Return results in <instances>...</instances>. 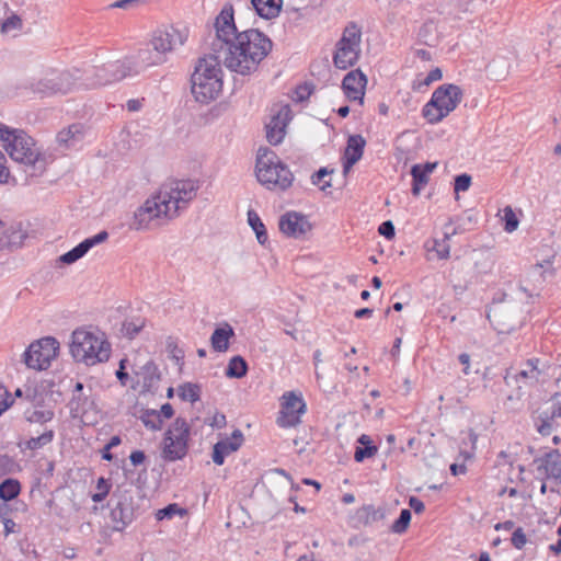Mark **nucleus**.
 Listing matches in <instances>:
<instances>
[{"mask_svg":"<svg viewBox=\"0 0 561 561\" xmlns=\"http://www.w3.org/2000/svg\"><path fill=\"white\" fill-rule=\"evenodd\" d=\"M198 188V183L193 180H176L162 185L134 211L130 229L149 231L167 225L196 197Z\"/></svg>","mask_w":561,"mask_h":561,"instance_id":"nucleus-1","label":"nucleus"},{"mask_svg":"<svg viewBox=\"0 0 561 561\" xmlns=\"http://www.w3.org/2000/svg\"><path fill=\"white\" fill-rule=\"evenodd\" d=\"M259 43L251 37H214L211 53L219 64L240 75L254 71L259 62L272 48L271 37H257Z\"/></svg>","mask_w":561,"mask_h":561,"instance_id":"nucleus-2","label":"nucleus"},{"mask_svg":"<svg viewBox=\"0 0 561 561\" xmlns=\"http://www.w3.org/2000/svg\"><path fill=\"white\" fill-rule=\"evenodd\" d=\"M191 83L197 102L208 103L219 95L222 90V70L215 54L210 53L198 59Z\"/></svg>","mask_w":561,"mask_h":561,"instance_id":"nucleus-3","label":"nucleus"},{"mask_svg":"<svg viewBox=\"0 0 561 561\" xmlns=\"http://www.w3.org/2000/svg\"><path fill=\"white\" fill-rule=\"evenodd\" d=\"M70 353L76 362L94 366L108 360L111 344L103 333L99 334L79 328L71 334Z\"/></svg>","mask_w":561,"mask_h":561,"instance_id":"nucleus-4","label":"nucleus"},{"mask_svg":"<svg viewBox=\"0 0 561 561\" xmlns=\"http://www.w3.org/2000/svg\"><path fill=\"white\" fill-rule=\"evenodd\" d=\"M255 169L257 181L267 188L277 187L285 191L293 184L294 175L291 171L268 148L259 149Z\"/></svg>","mask_w":561,"mask_h":561,"instance_id":"nucleus-5","label":"nucleus"},{"mask_svg":"<svg viewBox=\"0 0 561 561\" xmlns=\"http://www.w3.org/2000/svg\"><path fill=\"white\" fill-rule=\"evenodd\" d=\"M5 150L12 160L23 164L28 176H39L46 170V158L35 146L34 139L24 130L19 129Z\"/></svg>","mask_w":561,"mask_h":561,"instance_id":"nucleus-6","label":"nucleus"},{"mask_svg":"<svg viewBox=\"0 0 561 561\" xmlns=\"http://www.w3.org/2000/svg\"><path fill=\"white\" fill-rule=\"evenodd\" d=\"M185 37H151L145 48L139 49L136 57L125 59L137 69V75L148 67L163 64L167 54L178 46L184 45Z\"/></svg>","mask_w":561,"mask_h":561,"instance_id":"nucleus-7","label":"nucleus"},{"mask_svg":"<svg viewBox=\"0 0 561 561\" xmlns=\"http://www.w3.org/2000/svg\"><path fill=\"white\" fill-rule=\"evenodd\" d=\"M556 368L546 359L530 358L518 371L514 373L513 369H507L504 381L507 386H515L518 390H523L546 382L554 375Z\"/></svg>","mask_w":561,"mask_h":561,"instance_id":"nucleus-8","label":"nucleus"},{"mask_svg":"<svg viewBox=\"0 0 561 561\" xmlns=\"http://www.w3.org/2000/svg\"><path fill=\"white\" fill-rule=\"evenodd\" d=\"M461 99L462 90L458 85L443 84L433 92L422 114L430 124H437L457 107Z\"/></svg>","mask_w":561,"mask_h":561,"instance_id":"nucleus-9","label":"nucleus"},{"mask_svg":"<svg viewBox=\"0 0 561 561\" xmlns=\"http://www.w3.org/2000/svg\"><path fill=\"white\" fill-rule=\"evenodd\" d=\"M84 84L88 89H94L128 77L137 76V69L126 60L108 61L102 66H92L83 70Z\"/></svg>","mask_w":561,"mask_h":561,"instance_id":"nucleus-10","label":"nucleus"},{"mask_svg":"<svg viewBox=\"0 0 561 561\" xmlns=\"http://www.w3.org/2000/svg\"><path fill=\"white\" fill-rule=\"evenodd\" d=\"M191 426L183 417H176L171 427L164 434V447L162 457L167 461L183 459L188 449Z\"/></svg>","mask_w":561,"mask_h":561,"instance_id":"nucleus-11","label":"nucleus"},{"mask_svg":"<svg viewBox=\"0 0 561 561\" xmlns=\"http://www.w3.org/2000/svg\"><path fill=\"white\" fill-rule=\"evenodd\" d=\"M59 342L53 336L34 341L23 353V363L27 368L44 370L58 355Z\"/></svg>","mask_w":561,"mask_h":561,"instance_id":"nucleus-12","label":"nucleus"},{"mask_svg":"<svg viewBox=\"0 0 561 561\" xmlns=\"http://www.w3.org/2000/svg\"><path fill=\"white\" fill-rule=\"evenodd\" d=\"M486 318L500 334H510L522 324L519 308L513 302H493Z\"/></svg>","mask_w":561,"mask_h":561,"instance_id":"nucleus-13","label":"nucleus"},{"mask_svg":"<svg viewBox=\"0 0 561 561\" xmlns=\"http://www.w3.org/2000/svg\"><path fill=\"white\" fill-rule=\"evenodd\" d=\"M291 119V110L288 104L274 105L271 108V119L265 125L266 139L273 145H279L285 135L286 127Z\"/></svg>","mask_w":561,"mask_h":561,"instance_id":"nucleus-14","label":"nucleus"},{"mask_svg":"<svg viewBox=\"0 0 561 561\" xmlns=\"http://www.w3.org/2000/svg\"><path fill=\"white\" fill-rule=\"evenodd\" d=\"M280 405V415L277 417L280 427H294L301 422L300 416L306 412V403L301 396L294 391L285 392Z\"/></svg>","mask_w":561,"mask_h":561,"instance_id":"nucleus-15","label":"nucleus"},{"mask_svg":"<svg viewBox=\"0 0 561 561\" xmlns=\"http://www.w3.org/2000/svg\"><path fill=\"white\" fill-rule=\"evenodd\" d=\"M108 505L111 507L110 517L114 530L122 531L134 520L135 510L130 496L116 495L114 493Z\"/></svg>","mask_w":561,"mask_h":561,"instance_id":"nucleus-16","label":"nucleus"},{"mask_svg":"<svg viewBox=\"0 0 561 561\" xmlns=\"http://www.w3.org/2000/svg\"><path fill=\"white\" fill-rule=\"evenodd\" d=\"M362 37H341L335 45L333 62L339 69H347L354 66L360 55Z\"/></svg>","mask_w":561,"mask_h":561,"instance_id":"nucleus-17","label":"nucleus"},{"mask_svg":"<svg viewBox=\"0 0 561 561\" xmlns=\"http://www.w3.org/2000/svg\"><path fill=\"white\" fill-rule=\"evenodd\" d=\"M539 468H543L546 480L541 484V493L549 489L552 492H559L561 488V455L558 450L548 453L542 458Z\"/></svg>","mask_w":561,"mask_h":561,"instance_id":"nucleus-18","label":"nucleus"},{"mask_svg":"<svg viewBox=\"0 0 561 561\" xmlns=\"http://www.w3.org/2000/svg\"><path fill=\"white\" fill-rule=\"evenodd\" d=\"M70 411L73 416H85L95 411L96 404L93 398V389L81 381H77L69 402Z\"/></svg>","mask_w":561,"mask_h":561,"instance_id":"nucleus-19","label":"nucleus"},{"mask_svg":"<svg viewBox=\"0 0 561 561\" xmlns=\"http://www.w3.org/2000/svg\"><path fill=\"white\" fill-rule=\"evenodd\" d=\"M279 230L287 237L298 239L311 230L308 218L297 211H287L279 218Z\"/></svg>","mask_w":561,"mask_h":561,"instance_id":"nucleus-20","label":"nucleus"},{"mask_svg":"<svg viewBox=\"0 0 561 561\" xmlns=\"http://www.w3.org/2000/svg\"><path fill=\"white\" fill-rule=\"evenodd\" d=\"M214 27L216 35H264L255 28L239 32L234 24L233 8L229 3L225 4L220 13L216 16Z\"/></svg>","mask_w":561,"mask_h":561,"instance_id":"nucleus-21","label":"nucleus"},{"mask_svg":"<svg viewBox=\"0 0 561 561\" xmlns=\"http://www.w3.org/2000/svg\"><path fill=\"white\" fill-rule=\"evenodd\" d=\"M367 84V78L360 70L350 71L342 81V88L345 95L351 101H359L364 103L365 87Z\"/></svg>","mask_w":561,"mask_h":561,"instance_id":"nucleus-22","label":"nucleus"},{"mask_svg":"<svg viewBox=\"0 0 561 561\" xmlns=\"http://www.w3.org/2000/svg\"><path fill=\"white\" fill-rule=\"evenodd\" d=\"M54 92L66 94L68 92L81 89H88L84 84V72L76 69L75 71H65L53 77Z\"/></svg>","mask_w":561,"mask_h":561,"instance_id":"nucleus-23","label":"nucleus"},{"mask_svg":"<svg viewBox=\"0 0 561 561\" xmlns=\"http://www.w3.org/2000/svg\"><path fill=\"white\" fill-rule=\"evenodd\" d=\"M244 436L240 430H234L230 438L217 442L213 447V461L221 466L228 455L237 451L243 444Z\"/></svg>","mask_w":561,"mask_h":561,"instance_id":"nucleus-24","label":"nucleus"},{"mask_svg":"<svg viewBox=\"0 0 561 561\" xmlns=\"http://www.w3.org/2000/svg\"><path fill=\"white\" fill-rule=\"evenodd\" d=\"M107 238L108 233L105 230L100 231L95 236L84 239L70 251L64 253L59 257V261L64 264H72L77 262L79 259H81L83 255H85L90 249H92L96 244L104 242L105 240H107Z\"/></svg>","mask_w":561,"mask_h":561,"instance_id":"nucleus-25","label":"nucleus"},{"mask_svg":"<svg viewBox=\"0 0 561 561\" xmlns=\"http://www.w3.org/2000/svg\"><path fill=\"white\" fill-rule=\"evenodd\" d=\"M366 140L362 135H351L343 158V172L347 173L351 168L363 157Z\"/></svg>","mask_w":561,"mask_h":561,"instance_id":"nucleus-26","label":"nucleus"},{"mask_svg":"<svg viewBox=\"0 0 561 561\" xmlns=\"http://www.w3.org/2000/svg\"><path fill=\"white\" fill-rule=\"evenodd\" d=\"M451 225H453L451 220L445 225V231H444L443 239L442 240L435 239L433 241L434 244L431 248V250L436 252L438 259H440V260H446L449 257V252H450V245L448 243L449 239L453 236L465 231L463 225H458L456 227H451Z\"/></svg>","mask_w":561,"mask_h":561,"instance_id":"nucleus-27","label":"nucleus"},{"mask_svg":"<svg viewBox=\"0 0 561 561\" xmlns=\"http://www.w3.org/2000/svg\"><path fill=\"white\" fill-rule=\"evenodd\" d=\"M560 416L561 405L553 403L551 411L546 410L539 414L536 421L537 431L543 436L550 435L554 425H557L556 419Z\"/></svg>","mask_w":561,"mask_h":561,"instance_id":"nucleus-28","label":"nucleus"},{"mask_svg":"<svg viewBox=\"0 0 561 561\" xmlns=\"http://www.w3.org/2000/svg\"><path fill=\"white\" fill-rule=\"evenodd\" d=\"M234 336L232 327L225 322L216 328L210 336V344L216 352H226L229 348V340Z\"/></svg>","mask_w":561,"mask_h":561,"instance_id":"nucleus-29","label":"nucleus"},{"mask_svg":"<svg viewBox=\"0 0 561 561\" xmlns=\"http://www.w3.org/2000/svg\"><path fill=\"white\" fill-rule=\"evenodd\" d=\"M386 516L385 508L375 507L371 504L363 505L356 511L355 518L364 526H370L382 520Z\"/></svg>","mask_w":561,"mask_h":561,"instance_id":"nucleus-30","label":"nucleus"},{"mask_svg":"<svg viewBox=\"0 0 561 561\" xmlns=\"http://www.w3.org/2000/svg\"><path fill=\"white\" fill-rule=\"evenodd\" d=\"M257 15L264 19H272L278 15L282 8V0H251Z\"/></svg>","mask_w":561,"mask_h":561,"instance_id":"nucleus-31","label":"nucleus"},{"mask_svg":"<svg viewBox=\"0 0 561 561\" xmlns=\"http://www.w3.org/2000/svg\"><path fill=\"white\" fill-rule=\"evenodd\" d=\"M248 369L247 360L242 356L236 355L230 358L225 374L229 378L240 379L247 375Z\"/></svg>","mask_w":561,"mask_h":561,"instance_id":"nucleus-32","label":"nucleus"},{"mask_svg":"<svg viewBox=\"0 0 561 561\" xmlns=\"http://www.w3.org/2000/svg\"><path fill=\"white\" fill-rule=\"evenodd\" d=\"M248 224L255 232L259 243L264 245L268 240L266 228L257 213L253 209L248 211Z\"/></svg>","mask_w":561,"mask_h":561,"instance_id":"nucleus-33","label":"nucleus"},{"mask_svg":"<svg viewBox=\"0 0 561 561\" xmlns=\"http://www.w3.org/2000/svg\"><path fill=\"white\" fill-rule=\"evenodd\" d=\"M139 374L142 378L144 387L148 389L154 387L160 381V371L153 362L146 363Z\"/></svg>","mask_w":561,"mask_h":561,"instance_id":"nucleus-34","label":"nucleus"},{"mask_svg":"<svg viewBox=\"0 0 561 561\" xmlns=\"http://www.w3.org/2000/svg\"><path fill=\"white\" fill-rule=\"evenodd\" d=\"M21 492V484L16 479L8 478L0 483V499L9 502L18 497Z\"/></svg>","mask_w":561,"mask_h":561,"instance_id":"nucleus-35","label":"nucleus"},{"mask_svg":"<svg viewBox=\"0 0 561 561\" xmlns=\"http://www.w3.org/2000/svg\"><path fill=\"white\" fill-rule=\"evenodd\" d=\"M412 175V194L419 196L423 187L428 182V175L424 172V168L421 164H414L411 168Z\"/></svg>","mask_w":561,"mask_h":561,"instance_id":"nucleus-36","label":"nucleus"},{"mask_svg":"<svg viewBox=\"0 0 561 561\" xmlns=\"http://www.w3.org/2000/svg\"><path fill=\"white\" fill-rule=\"evenodd\" d=\"M201 386L197 383L185 382L178 388V394L183 401L192 403L201 399Z\"/></svg>","mask_w":561,"mask_h":561,"instance_id":"nucleus-37","label":"nucleus"},{"mask_svg":"<svg viewBox=\"0 0 561 561\" xmlns=\"http://www.w3.org/2000/svg\"><path fill=\"white\" fill-rule=\"evenodd\" d=\"M145 327V320L142 318L126 319L122 323L121 332L128 339H134Z\"/></svg>","mask_w":561,"mask_h":561,"instance_id":"nucleus-38","label":"nucleus"},{"mask_svg":"<svg viewBox=\"0 0 561 561\" xmlns=\"http://www.w3.org/2000/svg\"><path fill=\"white\" fill-rule=\"evenodd\" d=\"M55 437V433L53 430L45 431L42 435L37 437H31L27 439L24 445L25 448L30 450H37L43 448L44 446L50 444Z\"/></svg>","mask_w":561,"mask_h":561,"instance_id":"nucleus-39","label":"nucleus"},{"mask_svg":"<svg viewBox=\"0 0 561 561\" xmlns=\"http://www.w3.org/2000/svg\"><path fill=\"white\" fill-rule=\"evenodd\" d=\"M140 420L144 425L151 431L161 430L163 424L161 414L157 410H145L140 415Z\"/></svg>","mask_w":561,"mask_h":561,"instance_id":"nucleus-40","label":"nucleus"},{"mask_svg":"<svg viewBox=\"0 0 561 561\" xmlns=\"http://www.w3.org/2000/svg\"><path fill=\"white\" fill-rule=\"evenodd\" d=\"M185 514V508L180 507L176 503H172L161 510H158L156 513V518L158 520L172 519L175 515L184 516Z\"/></svg>","mask_w":561,"mask_h":561,"instance_id":"nucleus-41","label":"nucleus"},{"mask_svg":"<svg viewBox=\"0 0 561 561\" xmlns=\"http://www.w3.org/2000/svg\"><path fill=\"white\" fill-rule=\"evenodd\" d=\"M411 517V511L408 508H403L400 512L398 519L394 520V523L391 525V531L394 534H403L410 525Z\"/></svg>","mask_w":561,"mask_h":561,"instance_id":"nucleus-42","label":"nucleus"},{"mask_svg":"<svg viewBox=\"0 0 561 561\" xmlns=\"http://www.w3.org/2000/svg\"><path fill=\"white\" fill-rule=\"evenodd\" d=\"M54 411L50 409L47 410H34L32 412L26 413V420L30 423H39L45 424L54 419Z\"/></svg>","mask_w":561,"mask_h":561,"instance_id":"nucleus-43","label":"nucleus"},{"mask_svg":"<svg viewBox=\"0 0 561 561\" xmlns=\"http://www.w3.org/2000/svg\"><path fill=\"white\" fill-rule=\"evenodd\" d=\"M30 89L33 93H38L43 95L53 94L54 92V84H53V78H45L38 80L36 83H32Z\"/></svg>","mask_w":561,"mask_h":561,"instance_id":"nucleus-44","label":"nucleus"},{"mask_svg":"<svg viewBox=\"0 0 561 561\" xmlns=\"http://www.w3.org/2000/svg\"><path fill=\"white\" fill-rule=\"evenodd\" d=\"M81 134L80 125H71L67 129H62L57 134V140L60 144L68 145L69 141L75 140L78 135Z\"/></svg>","mask_w":561,"mask_h":561,"instance_id":"nucleus-45","label":"nucleus"},{"mask_svg":"<svg viewBox=\"0 0 561 561\" xmlns=\"http://www.w3.org/2000/svg\"><path fill=\"white\" fill-rule=\"evenodd\" d=\"M503 213H504L503 220L505 222L504 230L506 232L515 231L518 227L519 221H518V218L516 217L514 210L512 209L511 206H506L503 209Z\"/></svg>","mask_w":561,"mask_h":561,"instance_id":"nucleus-46","label":"nucleus"},{"mask_svg":"<svg viewBox=\"0 0 561 561\" xmlns=\"http://www.w3.org/2000/svg\"><path fill=\"white\" fill-rule=\"evenodd\" d=\"M22 27V19L15 14L12 13L10 16H8L5 20H3L0 24V28L2 33H8L11 31H19Z\"/></svg>","mask_w":561,"mask_h":561,"instance_id":"nucleus-47","label":"nucleus"},{"mask_svg":"<svg viewBox=\"0 0 561 561\" xmlns=\"http://www.w3.org/2000/svg\"><path fill=\"white\" fill-rule=\"evenodd\" d=\"M377 453V447L375 445H367L365 447H356L354 459L357 462L364 461L366 458L373 457Z\"/></svg>","mask_w":561,"mask_h":561,"instance_id":"nucleus-48","label":"nucleus"},{"mask_svg":"<svg viewBox=\"0 0 561 561\" xmlns=\"http://www.w3.org/2000/svg\"><path fill=\"white\" fill-rule=\"evenodd\" d=\"M471 185V176L467 173L459 174L455 178L454 190L455 193L465 192Z\"/></svg>","mask_w":561,"mask_h":561,"instance_id":"nucleus-49","label":"nucleus"},{"mask_svg":"<svg viewBox=\"0 0 561 561\" xmlns=\"http://www.w3.org/2000/svg\"><path fill=\"white\" fill-rule=\"evenodd\" d=\"M313 91V85L311 83H304L296 88L295 90V100L297 102H304L309 99Z\"/></svg>","mask_w":561,"mask_h":561,"instance_id":"nucleus-50","label":"nucleus"},{"mask_svg":"<svg viewBox=\"0 0 561 561\" xmlns=\"http://www.w3.org/2000/svg\"><path fill=\"white\" fill-rule=\"evenodd\" d=\"M511 541L516 549H522L526 545L527 537L522 527L513 531Z\"/></svg>","mask_w":561,"mask_h":561,"instance_id":"nucleus-51","label":"nucleus"},{"mask_svg":"<svg viewBox=\"0 0 561 561\" xmlns=\"http://www.w3.org/2000/svg\"><path fill=\"white\" fill-rule=\"evenodd\" d=\"M141 0H116L108 5L110 9L131 10L138 8Z\"/></svg>","mask_w":561,"mask_h":561,"instance_id":"nucleus-52","label":"nucleus"},{"mask_svg":"<svg viewBox=\"0 0 561 561\" xmlns=\"http://www.w3.org/2000/svg\"><path fill=\"white\" fill-rule=\"evenodd\" d=\"M183 32H188L187 30H181L172 24H163L161 25L154 33V35H182Z\"/></svg>","mask_w":561,"mask_h":561,"instance_id":"nucleus-53","label":"nucleus"},{"mask_svg":"<svg viewBox=\"0 0 561 561\" xmlns=\"http://www.w3.org/2000/svg\"><path fill=\"white\" fill-rule=\"evenodd\" d=\"M378 232L386 239L391 240L396 234L394 225L392 224L391 220L383 221L379 226Z\"/></svg>","mask_w":561,"mask_h":561,"instance_id":"nucleus-54","label":"nucleus"},{"mask_svg":"<svg viewBox=\"0 0 561 561\" xmlns=\"http://www.w3.org/2000/svg\"><path fill=\"white\" fill-rule=\"evenodd\" d=\"M7 159L4 153L0 150V184H4L8 182L10 176V171L5 165Z\"/></svg>","mask_w":561,"mask_h":561,"instance_id":"nucleus-55","label":"nucleus"},{"mask_svg":"<svg viewBox=\"0 0 561 561\" xmlns=\"http://www.w3.org/2000/svg\"><path fill=\"white\" fill-rule=\"evenodd\" d=\"M19 129H11L7 125L0 123V139L7 142H11V139L15 136Z\"/></svg>","mask_w":561,"mask_h":561,"instance_id":"nucleus-56","label":"nucleus"},{"mask_svg":"<svg viewBox=\"0 0 561 561\" xmlns=\"http://www.w3.org/2000/svg\"><path fill=\"white\" fill-rule=\"evenodd\" d=\"M333 169L329 170L328 168H320L317 172L311 175V182L314 185H319L322 179L331 173H333Z\"/></svg>","mask_w":561,"mask_h":561,"instance_id":"nucleus-57","label":"nucleus"},{"mask_svg":"<svg viewBox=\"0 0 561 561\" xmlns=\"http://www.w3.org/2000/svg\"><path fill=\"white\" fill-rule=\"evenodd\" d=\"M409 506L416 513L421 514L425 510L424 503L416 496H411L409 499Z\"/></svg>","mask_w":561,"mask_h":561,"instance_id":"nucleus-58","label":"nucleus"},{"mask_svg":"<svg viewBox=\"0 0 561 561\" xmlns=\"http://www.w3.org/2000/svg\"><path fill=\"white\" fill-rule=\"evenodd\" d=\"M129 460H130L131 465L136 467V466H139L145 462L146 455L142 450H134L129 455Z\"/></svg>","mask_w":561,"mask_h":561,"instance_id":"nucleus-59","label":"nucleus"},{"mask_svg":"<svg viewBox=\"0 0 561 561\" xmlns=\"http://www.w3.org/2000/svg\"><path fill=\"white\" fill-rule=\"evenodd\" d=\"M111 486H112V484H111L110 480H107L103 477L99 478L98 483H96L98 492L108 495Z\"/></svg>","mask_w":561,"mask_h":561,"instance_id":"nucleus-60","label":"nucleus"},{"mask_svg":"<svg viewBox=\"0 0 561 561\" xmlns=\"http://www.w3.org/2000/svg\"><path fill=\"white\" fill-rule=\"evenodd\" d=\"M342 35H362V28L358 26V24L356 22H350Z\"/></svg>","mask_w":561,"mask_h":561,"instance_id":"nucleus-61","label":"nucleus"},{"mask_svg":"<svg viewBox=\"0 0 561 561\" xmlns=\"http://www.w3.org/2000/svg\"><path fill=\"white\" fill-rule=\"evenodd\" d=\"M144 99H131L126 103V107L129 112H137L142 107Z\"/></svg>","mask_w":561,"mask_h":561,"instance_id":"nucleus-62","label":"nucleus"},{"mask_svg":"<svg viewBox=\"0 0 561 561\" xmlns=\"http://www.w3.org/2000/svg\"><path fill=\"white\" fill-rule=\"evenodd\" d=\"M458 360L460 362L461 365H463V374L465 375H468L469 374V367H470V355L467 354V353H461L459 356H458Z\"/></svg>","mask_w":561,"mask_h":561,"instance_id":"nucleus-63","label":"nucleus"},{"mask_svg":"<svg viewBox=\"0 0 561 561\" xmlns=\"http://www.w3.org/2000/svg\"><path fill=\"white\" fill-rule=\"evenodd\" d=\"M161 414V417L171 419L174 414L173 407L170 403L162 404L160 411H158Z\"/></svg>","mask_w":561,"mask_h":561,"instance_id":"nucleus-64","label":"nucleus"}]
</instances>
